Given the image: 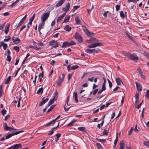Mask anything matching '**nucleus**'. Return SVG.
Returning a JSON list of instances; mask_svg holds the SVG:
<instances>
[{
	"label": "nucleus",
	"instance_id": "40",
	"mask_svg": "<svg viewBox=\"0 0 149 149\" xmlns=\"http://www.w3.org/2000/svg\"><path fill=\"white\" fill-rule=\"evenodd\" d=\"M75 20L76 21V22L77 24H79L80 20L78 16H76L75 18Z\"/></svg>",
	"mask_w": 149,
	"mask_h": 149
},
{
	"label": "nucleus",
	"instance_id": "39",
	"mask_svg": "<svg viewBox=\"0 0 149 149\" xmlns=\"http://www.w3.org/2000/svg\"><path fill=\"white\" fill-rule=\"evenodd\" d=\"M82 27L83 28V30L85 32V33H86L88 31V30L87 29L86 27L84 25H82Z\"/></svg>",
	"mask_w": 149,
	"mask_h": 149
},
{
	"label": "nucleus",
	"instance_id": "8",
	"mask_svg": "<svg viewBox=\"0 0 149 149\" xmlns=\"http://www.w3.org/2000/svg\"><path fill=\"white\" fill-rule=\"evenodd\" d=\"M85 52L88 53L92 54L97 52V50L95 49H87L86 50Z\"/></svg>",
	"mask_w": 149,
	"mask_h": 149
},
{
	"label": "nucleus",
	"instance_id": "52",
	"mask_svg": "<svg viewBox=\"0 0 149 149\" xmlns=\"http://www.w3.org/2000/svg\"><path fill=\"white\" fill-rule=\"evenodd\" d=\"M6 4L7 3H4L2 6L0 7V10H1L3 9V8L6 6Z\"/></svg>",
	"mask_w": 149,
	"mask_h": 149
},
{
	"label": "nucleus",
	"instance_id": "55",
	"mask_svg": "<svg viewBox=\"0 0 149 149\" xmlns=\"http://www.w3.org/2000/svg\"><path fill=\"white\" fill-rule=\"evenodd\" d=\"M118 140V137L117 135L116 136V139L114 140V144L115 145V147L116 146V145Z\"/></svg>",
	"mask_w": 149,
	"mask_h": 149
},
{
	"label": "nucleus",
	"instance_id": "63",
	"mask_svg": "<svg viewBox=\"0 0 149 149\" xmlns=\"http://www.w3.org/2000/svg\"><path fill=\"white\" fill-rule=\"evenodd\" d=\"M133 130V128L132 127L130 130L128 132V134L129 135H131L132 133V131Z\"/></svg>",
	"mask_w": 149,
	"mask_h": 149
},
{
	"label": "nucleus",
	"instance_id": "45",
	"mask_svg": "<svg viewBox=\"0 0 149 149\" xmlns=\"http://www.w3.org/2000/svg\"><path fill=\"white\" fill-rule=\"evenodd\" d=\"M72 74L69 73L68 74V82H69L70 78L72 76Z\"/></svg>",
	"mask_w": 149,
	"mask_h": 149
},
{
	"label": "nucleus",
	"instance_id": "25",
	"mask_svg": "<svg viewBox=\"0 0 149 149\" xmlns=\"http://www.w3.org/2000/svg\"><path fill=\"white\" fill-rule=\"evenodd\" d=\"M70 15H69L67 17H65V19L64 20L63 22V23H64L66 22H68L70 19Z\"/></svg>",
	"mask_w": 149,
	"mask_h": 149
},
{
	"label": "nucleus",
	"instance_id": "6",
	"mask_svg": "<svg viewBox=\"0 0 149 149\" xmlns=\"http://www.w3.org/2000/svg\"><path fill=\"white\" fill-rule=\"evenodd\" d=\"M98 41V40L93 37L91 38L89 40L87 41V42L89 43H92L96 42Z\"/></svg>",
	"mask_w": 149,
	"mask_h": 149
},
{
	"label": "nucleus",
	"instance_id": "26",
	"mask_svg": "<svg viewBox=\"0 0 149 149\" xmlns=\"http://www.w3.org/2000/svg\"><path fill=\"white\" fill-rule=\"evenodd\" d=\"M76 120L75 119L73 120L70 123L67 125V126H71L76 121Z\"/></svg>",
	"mask_w": 149,
	"mask_h": 149
},
{
	"label": "nucleus",
	"instance_id": "30",
	"mask_svg": "<svg viewBox=\"0 0 149 149\" xmlns=\"http://www.w3.org/2000/svg\"><path fill=\"white\" fill-rule=\"evenodd\" d=\"M1 44L2 45H3V49L4 50H6L7 47V44H6L4 43L3 42H1Z\"/></svg>",
	"mask_w": 149,
	"mask_h": 149
},
{
	"label": "nucleus",
	"instance_id": "9",
	"mask_svg": "<svg viewBox=\"0 0 149 149\" xmlns=\"http://www.w3.org/2000/svg\"><path fill=\"white\" fill-rule=\"evenodd\" d=\"M70 4L69 2H68L66 5L63 8V10L64 12L68 11L70 8Z\"/></svg>",
	"mask_w": 149,
	"mask_h": 149
},
{
	"label": "nucleus",
	"instance_id": "31",
	"mask_svg": "<svg viewBox=\"0 0 149 149\" xmlns=\"http://www.w3.org/2000/svg\"><path fill=\"white\" fill-rule=\"evenodd\" d=\"M11 76H8L6 80L5 81V84H8L9 81H10L11 78Z\"/></svg>",
	"mask_w": 149,
	"mask_h": 149
},
{
	"label": "nucleus",
	"instance_id": "61",
	"mask_svg": "<svg viewBox=\"0 0 149 149\" xmlns=\"http://www.w3.org/2000/svg\"><path fill=\"white\" fill-rule=\"evenodd\" d=\"M35 43L37 44L38 45L43 46V43L41 42H35Z\"/></svg>",
	"mask_w": 149,
	"mask_h": 149
},
{
	"label": "nucleus",
	"instance_id": "10",
	"mask_svg": "<svg viewBox=\"0 0 149 149\" xmlns=\"http://www.w3.org/2000/svg\"><path fill=\"white\" fill-rule=\"evenodd\" d=\"M13 149H19L21 148L22 147V145L21 143L16 144L13 145Z\"/></svg>",
	"mask_w": 149,
	"mask_h": 149
},
{
	"label": "nucleus",
	"instance_id": "60",
	"mask_svg": "<svg viewBox=\"0 0 149 149\" xmlns=\"http://www.w3.org/2000/svg\"><path fill=\"white\" fill-rule=\"evenodd\" d=\"M7 111L5 109H3L1 111V113L3 116H4L6 113Z\"/></svg>",
	"mask_w": 149,
	"mask_h": 149
},
{
	"label": "nucleus",
	"instance_id": "7",
	"mask_svg": "<svg viewBox=\"0 0 149 149\" xmlns=\"http://www.w3.org/2000/svg\"><path fill=\"white\" fill-rule=\"evenodd\" d=\"M135 83L136 87L137 90L139 92L141 91L142 90L141 85L137 82H135Z\"/></svg>",
	"mask_w": 149,
	"mask_h": 149
},
{
	"label": "nucleus",
	"instance_id": "44",
	"mask_svg": "<svg viewBox=\"0 0 149 149\" xmlns=\"http://www.w3.org/2000/svg\"><path fill=\"white\" fill-rule=\"evenodd\" d=\"M55 121L54 120H53L52 121H51L50 122H49L48 123L46 124V125L47 126H48L50 125H51L52 123H53V125L54 124Z\"/></svg>",
	"mask_w": 149,
	"mask_h": 149
},
{
	"label": "nucleus",
	"instance_id": "64",
	"mask_svg": "<svg viewBox=\"0 0 149 149\" xmlns=\"http://www.w3.org/2000/svg\"><path fill=\"white\" fill-rule=\"evenodd\" d=\"M96 145L99 148H102V146L100 143H96Z\"/></svg>",
	"mask_w": 149,
	"mask_h": 149
},
{
	"label": "nucleus",
	"instance_id": "62",
	"mask_svg": "<svg viewBox=\"0 0 149 149\" xmlns=\"http://www.w3.org/2000/svg\"><path fill=\"white\" fill-rule=\"evenodd\" d=\"M126 34L127 35L128 38H129L130 39V40H133V38L130 35H129L128 34V33L127 32H126Z\"/></svg>",
	"mask_w": 149,
	"mask_h": 149
},
{
	"label": "nucleus",
	"instance_id": "20",
	"mask_svg": "<svg viewBox=\"0 0 149 149\" xmlns=\"http://www.w3.org/2000/svg\"><path fill=\"white\" fill-rule=\"evenodd\" d=\"M24 22L22 21L21 20L19 22L18 24H17L14 26V28L15 29H16L17 28L19 27L20 26H21L22 24L24 23Z\"/></svg>",
	"mask_w": 149,
	"mask_h": 149
},
{
	"label": "nucleus",
	"instance_id": "56",
	"mask_svg": "<svg viewBox=\"0 0 149 149\" xmlns=\"http://www.w3.org/2000/svg\"><path fill=\"white\" fill-rule=\"evenodd\" d=\"M115 8H116V11H118L120 8V5H117L115 6Z\"/></svg>",
	"mask_w": 149,
	"mask_h": 149
},
{
	"label": "nucleus",
	"instance_id": "41",
	"mask_svg": "<svg viewBox=\"0 0 149 149\" xmlns=\"http://www.w3.org/2000/svg\"><path fill=\"white\" fill-rule=\"evenodd\" d=\"M79 67V66L77 65H74L71 67V69L72 70H74L77 68Z\"/></svg>",
	"mask_w": 149,
	"mask_h": 149
},
{
	"label": "nucleus",
	"instance_id": "4",
	"mask_svg": "<svg viewBox=\"0 0 149 149\" xmlns=\"http://www.w3.org/2000/svg\"><path fill=\"white\" fill-rule=\"evenodd\" d=\"M75 39L79 43L82 42L83 38L78 33H76L75 36Z\"/></svg>",
	"mask_w": 149,
	"mask_h": 149
},
{
	"label": "nucleus",
	"instance_id": "51",
	"mask_svg": "<svg viewBox=\"0 0 149 149\" xmlns=\"http://www.w3.org/2000/svg\"><path fill=\"white\" fill-rule=\"evenodd\" d=\"M3 126L4 127V131L5 130H7V128H8V126L7 125L6 123H3Z\"/></svg>",
	"mask_w": 149,
	"mask_h": 149
},
{
	"label": "nucleus",
	"instance_id": "35",
	"mask_svg": "<svg viewBox=\"0 0 149 149\" xmlns=\"http://www.w3.org/2000/svg\"><path fill=\"white\" fill-rule=\"evenodd\" d=\"M95 44V47L98 46H101L103 45L102 43L101 42H97L95 43L94 42Z\"/></svg>",
	"mask_w": 149,
	"mask_h": 149
},
{
	"label": "nucleus",
	"instance_id": "37",
	"mask_svg": "<svg viewBox=\"0 0 149 149\" xmlns=\"http://www.w3.org/2000/svg\"><path fill=\"white\" fill-rule=\"evenodd\" d=\"M143 144L147 147L149 148V141H145Z\"/></svg>",
	"mask_w": 149,
	"mask_h": 149
},
{
	"label": "nucleus",
	"instance_id": "21",
	"mask_svg": "<svg viewBox=\"0 0 149 149\" xmlns=\"http://www.w3.org/2000/svg\"><path fill=\"white\" fill-rule=\"evenodd\" d=\"M45 24L44 22H42L41 23H40L38 27V30H40L41 29H42L43 27L44 26Z\"/></svg>",
	"mask_w": 149,
	"mask_h": 149
},
{
	"label": "nucleus",
	"instance_id": "22",
	"mask_svg": "<svg viewBox=\"0 0 149 149\" xmlns=\"http://www.w3.org/2000/svg\"><path fill=\"white\" fill-rule=\"evenodd\" d=\"M77 93L74 92L73 95V97L74 98V100L76 102H78V100L77 98Z\"/></svg>",
	"mask_w": 149,
	"mask_h": 149
},
{
	"label": "nucleus",
	"instance_id": "43",
	"mask_svg": "<svg viewBox=\"0 0 149 149\" xmlns=\"http://www.w3.org/2000/svg\"><path fill=\"white\" fill-rule=\"evenodd\" d=\"M109 133L108 130H104L102 132V134L104 135L107 136Z\"/></svg>",
	"mask_w": 149,
	"mask_h": 149
},
{
	"label": "nucleus",
	"instance_id": "38",
	"mask_svg": "<svg viewBox=\"0 0 149 149\" xmlns=\"http://www.w3.org/2000/svg\"><path fill=\"white\" fill-rule=\"evenodd\" d=\"M56 105H52L48 109V111H47V113H48L50 111H51L55 107Z\"/></svg>",
	"mask_w": 149,
	"mask_h": 149
},
{
	"label": "nucleus",
	"instance_id": "53",
	"mask_svg": "<svg viewBox=\"0 0 149 149\" xmlns=\"http://www.w3.org/2000/svg\"><path fill=\"white\" fill-rule=\"evenodd\" d=\"M107 80L109 83V86L110 88H111L112 86V84L111 81L109 79H107Z\"/></svg>",
	"mask_w": 149,
	"mask_h": 149
},
{
	"label": "nucleus",
	"instance_id": "27",
	"mask_svg": "<svg viewBox=\"0 0 149 149\" xmlns=\"http://www.w3.org/2000/svg\"><path fill=\"white\" fill-rule=\"evenodd\" d=\"M29 47L30 48L34 49L37 50H39L41 49L40 47H38L35 46L30 45Z\"/></svg>",
	"mask_w": 149,
	"mask_h": 149
},
{
	"label": "nucleus",
	"instance_id": "29",
	"mask_svg": "<svg viewBox=\"0 0 149 149\" xmlns=\"http://www.w3.org/2000/svg\"><path fill=\"white\" fill-rule=\"evenodd\" d=\"M139 73L140 75L141 76L142 78L144 79H145V76L143 75V72L141 71V70H139Z\"/></svg>",
	"mask_w": 149,
	"mask_h": 149
},
{
	"label": "nucleus",
	"instance_id": "34",
	"mask_svg": "<svg viewBox=\"0 0 149 149\" xmlns=\"http://www.w3.org/2000/svg\"><path fill=\"white\" fill-rule=\"evenodd\" d=\"M86 35L88 36H92L94 35V33L93 32H90L89 31L87 32L86 33Z\"/></svg>",
	"mask_w": 149,
	"mask_h": 149
},
{
	"label": "nucleus",
	"instance_id": "46",
	"mask_svg": "<svg viewBox=\"0 0 149 149\" xmlns=\"http://www.w3.org/2000/svg\"><path fill=\"white\" fill-rule=\"evenodd\" d=\"M14 49L17 52H18L19 51V47L17 46H15L13 47Z\"/></svg>",
	"mask_w": 149,
	"mask_h": 149
},
{
	"label": "nucleus",
	"instance_id": "57",
	"mask_svg": "<svg viewBox=\"0 0 149 149\" xmlns=\"http://www.w3.org/2000/svg\"><path fill=\"white\" fill-rule=\"evenodd\" d=\"M11 60V57L10 56V55H8L7 57L6 58V60L8 61L9 62H10V60Z\"/></svg>",
	"mask_w": 149,
	"mask_h": 149
},
{
	"label": "nucleus",
	"instance_id": "16",
	"mask_svg": "<svg viewBox=\"0 0 149 149\" xmlns=\"http://www.w3.org/2000/svg\"><path fill=\"white\" fill-rule=\"evenodd\" d=\"M49 100L48 97H47L46 99L44 100H43L41 101L39 104V106H42L45 103L48 102Z\"/></svg>",
	"mask_w": 149,
	"mask_h": 149
},
{
	"label": "nucleus",
	"instance_id": "18",
	"mask_svg": "<svg viewBox=\"0 0 149 149\" xmlns=\"http://www.w3.org/2000/svg\"><path fill=\"white\" fill-rule=\"evenodd\" d=\"M69 42L68 41H66L63 42V44L61 46L62 48H63L65 47H68L70 46Z\"/></svg>",
	"mask_w": 149,
	"mask_h": 149
},
{
	"label": "nucleus",
	"instance_id": "11",
	"mask_svg": "<svg viewBox=\"0 0 149 149\" xmlns=\"http://www.w3.org/2000/svg\"><path fill=\"white\" fill-rule=\"evenodd\" d=\"M12 40L13 43L15 44H17L19 43L20 41V40L18 38H15L14 37H13L12 38Z\"/></svg>",
	"mask_w": 149,
	"mask_h": 149
},
{
	"label": "nucleus",
	"instance_id": "14",
	"mask_svg": "<svg viewBox=\"0 0 149 149\" xmlns=\"http://www.w3.org/2000/svg\"><path fill=\"white\" fill-rule=\"evenodd\" d=\"M66 13H63L62 15H60L58 18L57 22H59L65 16L66 14Z\"/></svg>",
	"mask_w": 149,
	"mask_h": 149
},
{
	"label": "nucleus",
	"instance_id": "58",
	"mask_svg": "<svg viewBox=\"0 0 149 149\" xmlns=\"http://www.w3.org/2000/svg\"><path fill=\"white\" fill-rule=\"evenodd\" d=\"M146 93V97L147 98H148L149 100V90L148 89H147Z\"/></svg>",
	"mask_w": 149,
	"mask_h": 149
},
{
	"label": "nucleus",
	"instance_id": "50",
	"mask_svg": "<svg viewBox=\"0 0 149 149\" xmlns=\"http://www.w3.org/2000/svg\"><path fill=\"white\" fill-rule=\"evenodd\" d=\"M2 86L1 85L0 86V97L2 96Z\"/></svg>",
	"mask_w": 149,
	"mask_h": 149
},
{
	"label": "nucleus",
	"instance_id": "12",
	"mask_svg": "<svg viewBox=\"0 0 149 149\" xmlns=\"http://www.w3.org/2000/svg\"><path fill=\"white\" fill-rule=\"evenodd\" d=\"M63 79H62L61 77H58L56 81L58 86H61L62 82L63 81Z\"/></svg>",
	"mask_w": 149,
	"mask_h": 149
},
{
	"label": "nucleus",
	"instance_id": "49",
	"mask_svg": "<svg viewBox=\"0 0 149 149\" xmlns=\"http://www.w3.org/2000/svg\"><path fill=\"white\" fill-rule=\"evenodd\" d=\"M92 44L88 46V47L90 48H93L95 47L94 43H92Z\"/></svg>",
	"mask_w": 149,
	"mask_h": 149
},
{
	"label": "nucleus",
	"instance_id": "24",
	"mask_svg": "<svg viewBox=\"0 0 149 149\" xmlns=\"http://www.w3.org/2000/svg\"><path fill=\"white\" fill-rule=\"evenodd\" d=\"M61 136V134L59 133H57L56 135V138H55V141L57 142L59 139V138Z\"/></svg>",
	"mask_w": 149,
	"mask_h": 149
},
{
	"label": "nucleus",
	"instance_id": "1",
	"mask_svg": "<svg viewBox=\"0 0 149 149\" xmlns=\"http://www.w3.org/2000/svg\"><path fill=\"white\" fill-rule=\"evenodd\" d=\"M122 54L125 56L127 57L128 58L134 61H136L138 59V57L136 55L131 54L129 52L123 51L122 52Z\"/></svg>",
	"mask_w": 149,
	"mask_h": 149
},
{
	"label": "nucleus",
	"instance_id": "33",
	"mask_svg": "<svg viewBox=\"0 0 149 149\" xmlns=\"http://www.w3.org/2000/svg\"><path fill=\"white\" fill-rule=\"evenodd\" d=\"M23 132H24V131L21 130V131H18L14 132L13 133H12V134L13 135V136H14V135H17L20 133Z\"/></svg>",
	"mask_w": 149,
	"mask_h": 149
},
{
	"label": "nucleus",
	"instance_id": "5",
	"mask_svg": "<svg viewBox=\"0 0 149 149\" xmlns=\"http://www.w3.org/2000/svg\"><path fill=\"white\" fill-rule=\"evenodd\" d=\"M49 45L54 48H56L58 46V44L57 41L55 40H52L49 42Z\"/></svg>",
	"mask_w": 149,
	"mask_h": 149
},
{
	"label": "nucleus",
	"instance_id": "2",
	"mask_svg": "<svg viewBox=\"0 0 149 149\" xmlns=\"http://www.w3.org/2000/svg\"><path fill=\"white\" fill-rule=\"evenodd\" d=\"M49 16V12H47L44 13L41 17L42 22H45Z\"/></svg>",
	"mask_w": 149,
	"mask_h": 149
},
{
	"label": "nucleus",
	"instance_id": "3",
	"mask_svg": "<svg viewBox=\"0 0 149 149\" xmlns=\"http://www.w3.org/2000/svg\"><path fill=\"white\" fill-rule=\"evenodd\" d=\"M58 93L57 91H56L55 93V95L54 96V98L50 100L49 101L48 103V106H50L51 105V104H53L56 100L57 99V95H58Z\"/></svg>",
	"mask_w": 149,
	"mask_h": 149
},
{
	"label": "nucleus",
	"instance_id": "36",
	"mask_svg": "<svg viewBox=\"0 0 149 149\" xmlns=\"http://www.w3.org/2000/svg\"><path fill=\"white\" fill-rule=\"evenodd\" d=\"M78 129L79 130L84 132L85 130V128L84 127H78Z\"/></svg>",
	"mask_w": 149,
	"mask_h": 149
},
{
	"label": "nucleus",
	"instance_id": "42",
	"mask_svg": "<svg viewBox=\"0 0 149 149\" xmlns=\"http://www.w3.org/2000/svg\"><path fill=\"white\" fill-rule=\"evenodd\" d=\"M13 136L12 133L9 134L6 136L5 139H8L10 138L11 137Z\"/></svg>",
	"mask_w": 149,
	"mask_h": 149
},
{
	"label": "nucleus",
	"instance_id": "32",
	"mask_svg": "<svg viewBox=\"0 0 149 149\" xmlns=\"http://www.w3.org/2000/svg\"><path fill=\"white\" fill-rule=\"evenodd\" d=\"M7 130H5V131H8L10 132V131H12L13 130H16V129L10 127H8V128H7Z\"/></svg>",
	"mask_w": 149,
	"mask_h": 149
},
{
	"label": "nucleus",
	"instance_id": "59",
	"mask_svg": "<svg viewBox=\"0 0 149 149\" xmlns=\"http://www.w3.org/2000/svg\"><path fill=\"white\" fill-rule=\"evenodd\" d=\"M10 24L9 23H7L5 26V29H9V28L10 27Z\"/></svg>",
	"mask_w": 149,
	"mask_h": 149
},
{
	"label": "nucleus",
	"instance_id": "19",
	"mask_svg": "<svg viewBox=\"0 0 149 149\" xmlns=\"http://www.w3.org/2000/svg\"><path fill=\"white\" fill-rule=\"evenodd\" d=\"M72 29V27L70 26L69 25H66L64 28V29L68 32L70 31Z\"/></svg>",
	"mask_w": 149,
	"mask_h": 149
},
{
	"label": "nucleus",
	"instance_id": "28",
	"mask_svg": "<svg viewBox=\"0 0 149 149\" xmlns=\"http://www.w3.org/2000/svg\"><path fill=\"white\" fill-rule=\"evenodd\" d=\"M43 88H39L37 92V94H39L41 93L42 94L43 92Z\"/></svg>",
	"mask_w": 149,
	"mask_h": 149
},
{
	"label": "nucleus",
	"instance_id": "54",
	"mask_svg": "<svg viewBox=\"0 0 149 149\" xmlns=\"http://www.w3.org/2000/svg\"><path fill=\"white\" fill-rule=\"evenodd\" d=\"M80 7V6H75L73 7V10L74 12L75 10L78 8Z\"/></svg>",
	"mask_w": 149,
	"mask_h": 149
},
{
	"label": "nucleus",
	"instance_id": "15",
	"mask_svg": "<svg viewBox=\"0 0 149 149\" xmlns=\"http://www.w3.org/2000/svg\"><path fill=\"white\" fill-rule=\"evenodd\" d=\"M139 92H136L135 95V104H137L139 100Z\"/></svg>",
	"mask_w": 149,
	"mask_h": 149
},
{
	"label": "nucleus",
	"instance_id": "23",
	"mask_svg": "<svg viewBox=\"0 0 149 149\" xmlns=\"http://www.w3.org/2000/svg\"><path fill=\"white\" fill-rule=\"evenodd\" d=\"M125 144L123 141L120 143V148L119 149H124Z\"/></svg>",
	"mask_w": 149,
	"mask_h": 149
},
{
	"label": "nucleus",
	"instance_id": "17",
	"mask_svg": "<svg viewBox=\"0 0 149 149\" xmlns=\"http://www.w3.org/2000/svg\"><path fill=\"white\" fill-rule=\"evenodd\" d=\"M115 80L117 85H120L121 83H122L123 85H124L123 83L120 78H117Z\"/></svg>",
	"mask_w": 149,
	"mask_h": 149
},
{
	"label": "nucleus",
	"instance_id": "47",
	"mask_svg": "<svg viewBox=\"0 0 149 149\" xmlns=\"http://www.w3.org/2000/svg\"><path fill=\"white\" fill-rule=\"evenodd\" d=\"M5 23L0 24V29L2 31L3 30V27L5 25Z\"/></svg>",
	"mask_w": 149,
	"mask_h": 149
},
{
	"label": "nucleus",
	"instance_id": "48",
	"mask_svg": "<svg viewBox=\"0 0 149 149\" xmlns=\"http://www.w3.org/2000/svg\"><path fill=\"white\" fill-rule=\"evenodd\" d=\"M120 17L123 18H124L125 16L123 12V11H120Z\"/></svg>",
	"mask_w": 149,
	"mask_h": 149
},
{
	"label": "nucleus",
	"instance_id": "13",
	"mask_svg": "<svg viewBox=\"0 0 149 149\" xmlns=\"http://www.w3.org/2000/svg\"><path fill=\"white\" fill-rule=\"evenodd\" d=\"M65 1V0H60L56 5V6L58 7L61 6Z\"/></svg>",
	"mask_w": 149,
	"mask_h": 149
}]
</instances>
